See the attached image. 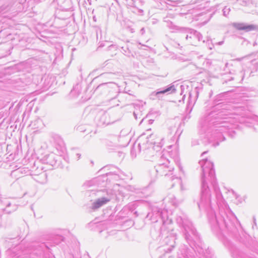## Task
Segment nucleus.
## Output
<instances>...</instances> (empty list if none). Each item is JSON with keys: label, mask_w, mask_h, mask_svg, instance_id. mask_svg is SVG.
<instances>
[{"label": "nucleus", "mask_w": 258, "mask_h": 258, "mask_svg": "<svg viewBox=\"0 0 258 258\" xmlns=\"http://www.w3.org/2000/svg\"><path fill=\"white\" fill-rule=\"evenodd\" d=\"M202 169L201 177V193L197 204L200 210L206 211L209 224L214 232L225 231L234 233L240 224L234 213L229 209H220L219 214H215L212 207L211 189L209 182L213 187L218 202L222 201V196L217 185L214 164L207 159L199 161Z\"/></svg>", "instance_id": "1"}, {"label": "nucleus", "mask_w": 258, "mask_h": 258, "mask_svg": "<svg viewBox=\"0 0 258 258\" xmlns=\"http://www.w3.org/2000/svg\"><path fill=\"white\" fill-rule=\"evenodd\" d=\"M221 112H211L205 117L202 126L207 128V133L210 134V140L215 141V146L219 145V142L225 140L223 133L235 134L233 131V125L230 122L229 118H222Z\"/></svg>", "instance_id": "2"}, {"label": "nucleus", "mask_w": 258, "mask_h": 258, "mask_svg": "<svg viewBox=\"0 0 258 258\" xmlns=\"http://www.w3.org/2000/svg\"><path fill=\"white\" fill-rule=\"evenodd\" d=\"M146 217L155 222L158 221V218H161L162 225L160 228V236L165 237L163 240L164 244L160 248L166 252H171L175 245L176 234L170 227L171 220L168 219L167 211L154 206L152 209V213H149Z\"/></svg>", "instance_id": "3"}, {"label": "nucleus", "mask_w": 258, "mask_h": 258, "mask_svg": "<svg viewBox=\"0 0 258 258\" xmlns=\"http://www.w3.org/2000/svg\"><path fill=\"white\" fill-rule=\"evenodd\" d=\"M177 224L183 228V233L184 238L195 252H198L199 258L203 255L204 249L203 247L200 236L192 223L184 215L177 216L176 218Z\"/></svg>", "instance_id": "4"}, {"label": "nucleus", "mask_w": 258, "mask_h": 258, "mask_svg": "<svg viewBox=\"0 0 258 258\" xmlns=\"http://www.w3.org/2000/svg\"><path fill=\"white\" fill-rule=\"evenodd\" d=\"M118 87L117 84L112 82L104 83L96 88L94 93L98 95L109 96V98L113 99L117 95Z\"/></svg>", "instance_id": "5"}, {"label": "nucleus", "mask_w": 258, "mask_h": 258, "mask_svg": "<svg viewBox=\"0 0 258 258\" xmlns=\"http://www.w3.org/2000/svg\"><path fill=\"white\" fill-rule=\"evenodd\" d=\"M163 154L161 155L160 158L158 160V163L156 165H164L165 164H170L171 163V161L167 157V156H169L171 158H172L174 162L178 166V168L180 171L184 174V171L182 167L180 165L179 163V157L177 151H171V152H167L166 151H163Z\"/></svg>", "instance_id": "6"}, {"label": "nucleus", "mask_w": 258, "mask_h": 258, "mask_svg": "<svg viewBox=\"0 0 258 258\" xmlns=\"http://www.w3.org/2000/svg\"><path fill=\"white\" fill-rule=\"evenodd\" d=\"M154 168L157 173L160 176H170V179L171 180L178 179L177 176L173 175L174 167L171 163L161 165H156Z\"/></svg>", "instance_id": "7"}, {"label": "nucleus", "mask_w": 258, "mask_h": 258, "mask_svg": "<svg viewBox=\"0 0 258 258\" xmlns=\"http://www.w3.org/2000/svg\"><path fill=\"white\" fill-rule=\"evenodd\" d=\"M182 32L186 33V40L191 45H196L198 42L202 40V35L197 31L188 28H182Z\"/></svg>", "instance_id": "8"}, {"label": "nucleus", "mask_w": 258, "mask_h": 258, "mask_svg": "<svg viewBox=\"0 0 258 258\" xmlns=\"http://www.w3.org/2000/svg\"><path fill=\"white\" fill-rule=\"evenodd\" d=\"M177 87L178 85L175 86L174 84H171L166 86L165 88L159 89L152 92L150 95V98L152 99H160L162 97V95L165 93L170 94L172 92H174Z\"/></svg>", "instance_id": "9"}, {"label": "nucleus", "mask_w": 258, "mask_h": 258, "mask_svg": "<svg viewBox=\"0 0 258 258\" xmlns=\"http://www.w3.org/2000/svg\"><path fill=\"white\" fill-rule=\"evenodd\" d=\"M231 26L235 29L239 31L249 32L258 30V26L254 24H248L245 23L233 22Z\"/></svg>", "instance_id": "10"}, {"label": "nucleus", "mask_w": 258, "mask_h": 258, "mask_svg": "<svg viewBox=\"0 0 258 258\" xmlns=\"http://www.w3.org/2000/svg\"><path fill=\"white\" fill-rule=\"evenodd\" d=\"M229 74L232 76H230L229 77H227V76L225 75L224 77L223 78V79L225 80L224 82L226 83L232 80H236L237 81L240 82L243 79L245 76V73L243 74L241 72L239 73V74H236V70L232 69L230 71Z\"/></svg>", "instance_id": "11"}, {"label": "nucleus", "mask_w": 258, "mask_h": 258, "mask_svg": "<svg viewBox=\"0 0 258 258\" xmlns=\"http://www.w3.org/2000/svg\"><path fill=\"white\" fill-rule=\"evenodd\" d=\"M11 199L10 198H7L6 197H0V201L1 204L4 206L6 207L5 209H4V210L6 211L7 213H11L12 212H14L16 210L17 207L15 205H13L12 206V209H9V207L12 205V202L10 201Z\"/></svg>", "instance_id": "12"}, {"label": "nucleus", "mask_w": 258, "mask_h": 258, "mask_svg": "<svg viewBox=\"0 0 258 258\" xmlns=\"http://www.w3.org/2000/svg\"><path fill=\"white\" fill-rule=\"evenodd\" d=\"M110 201V199L106 197H102L95 200L92 204L91 209L96 211L99 208L106 204Z\"/></svg>", "instance_id": "13"}, {"label": "nucleus", "mask_w": 258, "mask_h": 258, "mask_svg": "<svg viewBox=\"0 0 258 258\" xmlns=\"http://www.w3.org/2000/svg\"><path fill=\"white\" fill-rule=\"evenodd\" d=\"M110 114L107 113H103L100 117V123L99 125H108L109 124L112 123L116 121V120L119 119V118H114L111 119L110 118Z\"/></svg>", "instance_id": "14"}, {"label": "nucleus", "mask_w": 258, "mask_h": 258, "mask_svg": "<svg viewBox=\"0 0 258 258\" xmlns=\"http://www.w3.org/2000/svg\"><path fill=\"white\" fill-rule=\"evenodd\" d=\"M163 21L167 23V26L171 30H180L182 32L183 30L181 29L182 27H179L177 26L174 25L169 19H168V17H164Z\"/></svg>", "instance_id": "15"}, {"label": "nucleus", "mask_w": 258, "mask_h": 258, "mask_svg": "<svg viewBox=\"0 0 258 258\" xmlns=\"http://www.w3.org/2000/svg\"><path fill=\"white\" fill-rule=\"evenodd\" d=\"M38 252H36L38 255H41L43 252L49 249L48 245L44 242H42L38 246Z\"/></svg>", "instance_id": "16"}, {"label": "nucleus", "mask_w": 258, "mask_h": 258, "mask_svg": "<svg viewBox=\"0 0 258 258\" xmlns=\"http://www.w3.org/2000/svg\"><path fill=\"white\" fill-rule=\"evenodd\" d=\"M121 52L125 56L130 57H134L133 53L131 52L127 46H122L121 47Z\"/></svg>", "instance_id": "17"}, {"label": "nucleus", "mask_w": 258, "mask_h": 258, "mask_svg": "<svg viewBox=\"0 0 258 258\" xmlns=\"http://www.w3.org/2000/svg\"><path fill=\"white\" fill-rule=\"evenodd\" d=\"M81 91V85L79 84H77L75 86H74L73 88L71 90V93L73 95L77 96L80 94Z\"/></svg>", "instance_id": "18"}, {"label": "nucleus", "mask_w": 258, "mask_h": 258, "mask_svg": "<svg viewBox=\"0 0 258 258\" xmlns=\"http://www.w3.org/2000/svg\"><path fill=\"white\" fill-rule=\"evenodd\" d=\"M29 172V170L28 168L23 167V168H19L13 171V173L14 174H27Z\"/></svg>", "instance_id": "19"}, {"label": "nucleus", "mask_w": 258, "mask_h": 258, "mask_svg": "<svg viewBox=\"0 0 258 258\" xmlns=\"http://www.w3.org/2000/svg\"><path fill=\"white\" fill-rule=\"evenodd\" d=\"M179 89H180V94L181 96H182V98L181 99H179V102H181V101H183L185 98V93H184V91H185V88H186V89L187 88L188 86H184V85H180L179 86Z\"/></svg>", "instance_id": "20"}, {"label": "nucleus", "mask_w": 258, "mask_h": 258, "mask_svg": "<svg viewBox=\"0 0 258 258\" xmlns=\"http://www.w3.org/2000/svg\"><path fill=\"white\" fill-rule=\"evenodd\" d=\"M149 140H148V138H147L146 139V141H144L142 143H139V144H138V147L139 148V150L140 151H141V146H145V147H143V148H144V149H146V148H149V146H146L145 144H149Z\"/></svg>", "instance_id": "21"}, {"label": "nucleus", "mask_w": 258, "mask_h": 258, "mask_svg": "<svg viewBox=\"0 0 258 258\" xmlns=\"http://www.w3.org/2000/svg\"><path fill=\"white\" fill-rule=\"evenodd\" d=\"M169 200L170 201L171 203L175 206H177L178 204L176 198L174 197L173 195H171V197H169L168 198Z\"/></svg>", "instance_id": "22"}, {"label": "nucleus", "mask_w": 258, "mask_h": 258, "mask_svg": "<svg viewBox=\"0 0 258 258\" xmlns=\"http://www.w3.org/2000/svg\"><path fill=\"white\" fill-rule=\"evenodd\" d=\"M54 243L56 244H58L60 241H62L63 240V237L61 235H56L54 237Z\"/></svg>", "instance_id": "23"}, {"label": "nucleus", "mask_w": 258, "mask_h": 258, "mask_svg": "<svg viewBox=\"0 0 258 258\" xmlns=\"http://www.w3.org/2000/svg\"><path fill=\"white\" fill-rule=\"evenodd\" d=\"M230 12V9L227 6L225 7L223 9V15L225 17H227L228 16Z\"/></svg>", "instance_id": "24"}, {"label": "nucleus", "mask_w": 258, "mask_h": 258, "mask_svg": "<svg viewBox=\"0 0 258 258\" xmlns=\"http://www.w3.org/2000/svg\"><path fill=\"white\" fill-rule=\"evenodd\" d=\"M114 75H115V74H114V73H108L102 74L101 75H100V77L112 78V77Z\"/></svg>", "instance_id": "25"}, {"label": "nucleus", "mask_w": 258, "mask_h": 258, "mask_svg": "<svg viewBox=\"0 0 258 258\" xmlns=\"http://www.w3.org/2000/svg\"><path fill=\"white\" fill-rule=\"evenodd\" d=\"M125 197V195H124V193L123 191L121 190H118V195L117 196V199L118 201L122 200L123 198Z\"/></svg>", "instance_id": "26"}, {"label": "nucleus", "mask_w": 258, "mask_h": 258, "mask_svg": "<svg viewBox=\"0 0 258 258\" xmlns=\"http://www.w3.org/2000/svg\"><path fill=\"white\" fill-rule=\"evenodd\" d=\"M210 0H195V2L196 3H202L201 4V5L204 4H208V3L209 2Z\"/></svg>", "instance_id": "27"}, {"label": "nucleus", "mask_w": 258, "mask_h": 258, "mask_svg": "<svg viewBox=\"0 0 258 258\" xmlns=\"http://www.w3.org/2000/svg\"><path fill=\"white\" fill-rule=\"evenodd\" d=\"M192 101H191V94L190 93H189V97H188V106L189 105H192Z\"/></svg>", "instance_id": "28"}, {"label": "nucleus", "mask_w": 258, "mask_h": 258, "mask_svg": "<svg viewBox=\"0 0 258 258\" xmlns=\"http://www.w3.org/2000/svg\"><path fill=\"white\" fill-rule=\"evenodd\" d=\"M228 192L229 194L232 195V196L236 199H237L238 198V196L237 195V194L233 190H228Z\"/></svg>", "instance_id": "29"}, {"label": "nucleus", "mask_w": 258, "mask_h": 258, "mask_svg": "<svg viewBox=\"0 0 258 258\" xmlns=\"http://www.w3.org/2000/svg\"><path fill=\"white\" fill-rule=\"evenodd\" d=\"M166 17H168V19L169 18L173 19L174 18V15L172 14H168Z\"/></svg>", "instance_id": "30"}, {"label": "nucleus", "mask_w": 258, "mask_h": 258, "mask_svg": "<svg viewBox=\"0 0 258 258\" xmlns=\"http://www.w3.org/2000/svg\"><path fill=\"white\" fill-rule=\"evenodd\" d=\"M253 69H254L255 71L258 70V62H256L253 64Z\"/></svg>", "instance_id": "31"}, {"label": "nucleus", "mask_w": 258, "mask_h": 258, "mask_svg": "<svg viewBox=\"0 0 258 258\" xmlns=\"http://www.w3.org/2000/svg\"><path fill=\"white\" fill-rule=\"evenodd\" d=\"M251 120V121L250 123H252L253 121H256L258 122V117H253L252 118L250 119Z\"/></svg>", "instance_id": "32"}, {"label": "nucleus", "mask_w": 258, "mask_h": 258, "mask_svg": "<svg viewBox=\"0 0 258 258\" xmlns=\"http://www.w3.org/2000/svg\"><path fill=\"white\" fill-rule=\"evenodd\" d=\"M209 40H208V41H207V43H208V47H209V48L210 49H212V48H213V46H214V45H213V44H210H210H209Z\"/></svg>", "instance_id": "33"}, {"label": "nucleus", "mask_w": 258, "mask_h": 258, "mask_svg": "<svg viewBox=\"0 0 258 258\" xmlns=\"http://www.w3.org/2000/svg\"><path fill=\"white\" fill-rule=\"evenodd\" d=\"M145 32V30L144 28H142L140 30V33L143 35Z\"/></svg>", "instance_id": "34"}, {"label": "nucleus", "mask_w": 258, "mask_h": 258, "mask_svg": "<svg viewBox=\"0 0 258 258\" xmlns=\"http://www.w3.org/2000/svg\"><path fill=\"white\" fill-rule=\"evenodd\" d=\"M223 43H224V41H221L218 42L217 43H216V44L218 45H221L223 44Z\"/></svg>", "instance_id": "35"}, {"label": "nucleus", "mask_w": 258, "mask_h": 258, "mask_svg": "<svg viewBox=\"0 0 258 258\" xmlns=\"http://www.w3.org/2000/svg\"><path fill=\"white\" fill-rule=\"evenodd\" d=\"M134 116L135 118L137 119V114L135 112H134Z\"/></svg>", "instance_id": "36"}, {"label": "nucleus", "mask_w": 258, "mask_h": 258, "mask_svg": "<svg viewBox=\"0 0 258 258\" xmlns=\"http://www.w3.org/2000/svg\"><path fill=\"white\" fill-rule=\"evenodd\" d=\"M197 88H196V89H195V90H195V91H196V95H197V97H198V94H199V92H198V91L197 90Z\"/></svg>", "instance_id": "37"}, {"label": "nucleus", "mask_w": 258, "mask_h": 258, "mask_svg": "<svg viewBox=\"0 0 258 258\" xmlns=\"http://www.w3.org/2000/svg\"><path fill=\"white\" fill-rule=\"evenodd\" d=\"M239 71H240V72H239L238 74H237V73H236V74H239V73H240V72H241L240 70H239ZM241 73H242L243 74H244V73H245V74L246 75L245 71H244V73H243L242 72H241ZM245 76H246V75L245 76Z\"/></svg>", "instance_id": "38"}, {"label": "nucleus", "mask_w": 258, "mask_h": 258, "mask_svg": "<svg viewBox=\"0 0 258 258\" xmlns=\"http://www.w3.org/2000/svg\"><path fill=\"white\" fill-rule=\"evenodd\" d=\"M76 155L78 156V159H79V158L80 157V156H81V154H77V155Z\"/></svg>", "instance_id": "39"}, {"label": "nucleus", "mask_w": 258, "mask_h": 258, "mask_svg": "<svg viewBox=\"0 0 258 258\" xmlns=\"http://www.w3.org/2000/svg\"><path fill=\"white\" fill-rule=\"evenodd\" d=\"M93 19L94 21H96V18L95 16H93Z\"/></svg>", "instance_id": "40"}, {"label": "nucleus", "mask_w": 258, "mask_h": 258, "mask_svg": "<svg viewBox=\"0 0 258 258\" xmlns=\"http://www.w3.org/2000/svg\"><path fill=\"white\" fill-rule=\"evenodd\" d=\"M207 153V151L204 152L202 154V156H203L204 154H206Z\"/></svg>", "instance_id": "41"}, {"label": "nucleus", "mask_w": 258, "mask_h": 258, "mask_svg": "<svg viewBox=\"0 0 258 258\" xmlns=\"http://www.w3.org/2000/svg\"><path fill=\"white\" fill-rule=\"evenodd\" d=\"M53 156H54L53 155H50V156H49V157H50V158H54V157H53Z\"/></svg>", "instance_id": "42"}, {"label": "nucleus", "mask_w": 258, "mask_h": 258, "mask_svg": "<svg viewBox=\"0 0 258 258\" xmlns=\"http://www.w3.org/2000/svg\"><path fill=\"white\" fill-rule=\"evenodd\" d=\"M256 44H257L256 42H254L253 43V46H255V45H256Z\"/></svg>", "instance_id": "43"}, {"label": "nucleus", "mask_w": 258, "mask_h": 258, "mask_svg": "<svg viewBox=\"0 0 258 258\" xmlns=\"http://www.w3.org/2000/svg\"><path fill=\"white\" fill-rule=\"evenodd\" d=\"M41 175L45 176V175H46V174H45V173H42L41 174Z\"/></svg>", "instance_id": "44"}, {"label": "nucleus", "mask_w": 258, "mask_h": 258, "mask_svg": "<svg viewBox=\"0 0 258 258\" xmlns=\"http://www.w3.org/2000/svg\"><path fill=\"white\" fill-rule=\"evenodd\" d=\"M21 247V245H19L17 246V249Z\"/></svg>", "instance_id": "45"}, {"label": "nucleus", "mask_w": 258, "mask_h": 258, "mask_svg": "<svg viewBox=\"0 0 258 258\" xmlns=\"http://www.w3.org/2000/svg\"><path fill=\"white\" fill-rule=\"evenodd\" d=\"M150 144H154V142H150Z\"/></svg>", "instance_id": "46"}, {"label": "nucleus", "mask_w": 258, "mask_h": 258, "mask_svg": "<svg viewBox=\"0 0 258 258\" xmlns=\"http://www.w3.org/2000/svg\"><path fill=\"white\" fill-rule=\"evenodd\" d=\"M239 65H238V66H235V68L238 69L239 68Z\"/></svg>", "instance_id": "47"}, {"label": "nucleus", "mask_w": 258, "mask_h": 258, "mask_svg": "<svg viewBox=\"0 0 258 258\" xmlns=\"http://www.w3.org/2000/svg\"><path fill=\"white\" fill-rule=\"evenodd\" d=\"M175 130V127H174V128H173V131H174Z\"/></svg>", "instance_id": "48"}]
</instances>
